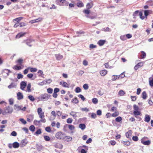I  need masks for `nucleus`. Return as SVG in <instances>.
Masks as SVG:
<instances>
[{
    "mask_svg": "<svg viewBox=\"0 0 153 153\" xmlns=\"http://www.w3.org/2000/svg\"><path fill=\"white\" fill-rule=\"evenodd\" d=\"M29 69H30V71L31 72H35L37 71V69L35 68H30Z\"/></svg>",
    "mask_w": 153,
    "mask_h": 153,
    "instance_id": "e433bc0d",
    "label": "nucleus"
},
{
    "mask_svg": "<svg viewBox=\"0 0 153 153\" xmlns=\"http://www.w3.org/2000/svg\"><path fill=\"white\" fill-rule=\"evenodd\" d=\"M20 24V27H22L26 26V24L24 22H21Z\"/></svg>",
    "mask_w": 153,
    "mask_h": 153,
    "instance_id": "0e129e2a",
    "label": "nucleus"
},
{
    "mask_svg": "<svg viewBox=\"0 0 153 153\" xmlns=\"http://www.w3.org/2000/svg\"><path fill=\"white\" fill-rule=\"evenodd\" d=\"M83 88L85 90H87L88 88V86L87 84H85L83 85Z\"/></svg>",
    "mask_w": 153,
    "mask_h": 153,
    "instance_id": "5fc2aeb1",
    "label": "nucleus"
},
{
    "mask_svg": "<svg viewBox=\"0 0 153 153\" xmlns=\"http://www.w3.org/2000/svg\"><path fill=\"white\" fill-rule=\"evenodd\" d=\"M143 65V62H140L138 63L137 65V66L139 67V68H140Z\"/></svg>",
    "mask_w": 153,
    "mask_h": 153,
    "instance_id": "338daca9",
    "label": "nucleus"
},
{
    "mask_svg": "<svg viewBox=\"0 0 153 153\" xmlns=\"http://www.w3.org/2000/svg\"><path fill=\"white\" fill-rule=\"evenodd\" d=\"M139 15L140 16V18L142 19H144V17L143 16V13L141 12H139Z\"/></svg>",
    "mask_w": 153,
    "mask_h": 153,
    "instance_id": "09e8293b",
    "label": "nucleus"
},
{
    "mask_svg": "<svg viewBox=\"0 0 153 153\" xmlns=\"http://www.w3.org/2000/svg\"><path fill=\"white\" fill-rule=\"evenodd\" d=\"M13 68L16 70H20L22 69V67L20 66L15 65L13 67Z\"/></svg>",
    "mask_w": 153,
    "mask_h": 153,
    "instance_id": "2f4dec72",
    "label": "nucleus"
},
{
    "mask_svg": "<svg viewBox=\"0 0 153 153\" xmlns=\"http://www.w3.org/2000/svg\"><path fill=\"white\" fill-rule=\"evenodd\" d=\"M92 102L94 104H96L98 102V100L96 98H93L92 99Z\"/></svg>",
    "mask_w": 153,
    "mask_h": 153,
    "instance_id": "f704fd0d",
    "label": "nucleus"
},
{
    "mask_svg": "<svg viewBox=\"0 0 153 153\" xmlns=\"http://www.w3.org/2000/svg\"><path fill=\"white\" fill-rule=\"evenodd\" d=\"M79 128L82 130H84L86 128V126L84 123H80L79 124Z\"/></svg>",
    "mask_w": 153,
    "mask_h": 153,
    "instance_id": "f3484780",
    "label": "nucleus"
},
{
    "mask_svg": "<svg viewBox=\"0 0 153 153\" xmlns=\"http://www.w3.org/2000/svg\"><path fill=\"white\" fill-rule=\"evenodd\" d=\"M133 113L135 116L139 115L141 114L140 112L138 110H134L133 112Z\"/></svg>",
    "mask_w": 153,
    "mask_h": 153,
    "instance_id": "bb28decb",
    "label": "nucleus"
},
{
    "mask_svg": "<svg viewBox=\"0 0 153 153\" xmlns=\"http://www.w3.org/2000/svg\"><path fill=\"white\" fill-rule=\"evenodd\" d=\"M141 142L143 144L146 145H149L151 143V141L149 140H148L147 141H141Z\"/></svg>",
    "mask_w": 153,
    "mask_h": 153,
    "instance_id": "9b49d317",
    "label": "nucleus"
},
{
    "mask_svg": "<svg viewBox=\"0 0 153 153\" xmlns=\"http://www.w3.org/2000/svg\"><path fill=\"white\" fill-rule=\"evenodd\" d=\"M19 146V144L17 142L13 143V146L14 148H18Z\"/></svg>",
    "mask_w": 153,
    "mask_h": 153,
    "instance_id": "ddd939ff",
    "label": "nucleus"
},
{
    "mask_svg": "<svg viewBox=\"0 0 153 153\" xmlns=\"http://www.w3.org/2000/svg\"><path fill=\"white\" fill-rule=\"evenodd\" d=\"M26 34V33H20L16 35V38H20L21 37H22V36H24Z\"/></svg>",
    "mask_w": 153,
    "mask_h": 153,
    "instance_id": "b1692460",
    "label": "nucleus"
},
{
    "mask_svg": "<svg viewBox=\"0 0 153 153\" xmlns=\"http://www.w3.org/2000/svg\"><path fill=\"white\" fill-rule=\"evenodd\" d=\"M83 12L87 14H88L90 13V11L88 9H85L83 10Z\"/></svg>",
    "mask_w": 153,
    "mask_h": 153,
    "instance_id": "8fccbe9b",
    "label": "nucleus"
},
{
    "mask_svg": "<svg viewBox=\"0 0 153 153\" xmlns=\"http://www.w3.org/2000/svg\"><path fill=\"white\" fill-rule=\"evenodd\" d=\"M78 97H79L81 98V99H82V100L83 101H84L85 100V98L82 95V94H79V95H78Z\"/></svg>",
    "mask_w": 153,
    "mask_h": 153,
    "instance_id": "69168bd1",
    "label": "nucleus"
},
{
    "mask_svg": "<svg viewBox=\"0 0 153 153\" xmlns=\"http://www.w3.org/2000/svg\"><path fill=\"white\" fill-rule=\"evenodd\" d=\"M149 83L150 85L151 86H153V78L151 80H149Z\"/></svg>",
    "mask_w": 153,
    "mask_h": 153,
    "instance_id": "774afa93",
    "label": "nucleus"
},
{
    "mask_svg": "<svg viewBox=\"0 0 153 153\" xmlns=\"http://www.w3.org/2000/svg\"><path fill=\"white\" fill-rule=\"evenodd\" d=\"M72 138L70 136H65L63 138V140L65 141L69 142L71 141Z\"/></svg>",
    "mask_w": 153,
    "mask_h": 153,
    "instance_id": "423d86ee",
    "label": "nucleus"
},
{
    "mask_svg": "<svg viewBox=\"0 0 153 153\" xmlns=\"http://www.w3.org/2000/svg\"><path fill=\"white\" fill-rule=\"evenodd\" d=\"M34 124L36 126H38L39 125L41 122L40 120H35L33 122Z\"/></svg>",
    "mask_w": 153,
    "mask_h": 153,
    "instance_id": "473e14b6",
    "label": "nucleus"
},
{
    "mask_svg": "<svg viewBox=\"0 0 153 153\" xmlns=\"http://www.w3.org/2000/svg\"><path fill=\"white\" fill-rule=\"evenodd\" d=\"M122 143L124 144V145L127 146H128L130 145V143L129 141H123L122 142Z\"/></svg>",
    "mask_w": 153,
    "mask_h": 153,
    "instance_id": "c85d7f7f",
    "label": "nucleus"
},
{
    "mask_svg": "<svg viewBox=\"0 0 153 153\" xmlns=\"http://www.w3.org/2000/svg\"><path fill=\"white\" fill-rule=\"evenodd\" d=\"M17 86V84L14 83L12 82L8 86V88L9 89L11 88H16Z\"/></svg>",
    "mask_w": 153,
    "mask_h": 153,
    "instance_id": "1a4fd4ad",
    "label": "nucleus"
},
{
    "mask_svg": "<svg viewBox=\"0 0 153 153\" xmlns=\"http://www.w3.org/2000/svg\"><path fill=\"white\" fill-rule=\"evenodd\" d=\"M42 132L41 131V130L40 129H39L37 130V131L35 133V135H38L40 134Z\"/></svg>",
    "mask_w": 153,
    "mask_h": 153,
    "instance_id": "37998d69",
    "label": "nucleus"
},
{
    "mask_svg": "<svg viewBox=\"0 0 153 153\" xmlns=\"http://www.w3.org/2000/svg\"><path fill=\"white\" fill-rule=\"evenodd\" d=\"M100 72L101 75L102 76H103L107 74V71L106 70H104L101 71Z\"/></svg>",
    "mask_w": 153,
    "mask_h": 153,
    "instance_id": "412c9836",
    "label": "nucleus"
},
{
    "mask_svg": "<svg viewBox=\"0 0 153 153\" xmlns=\"http://www.w3.org/2000/svg\"><path fill=\"white\" fill-rule=\"evenodd\" d=\"M120 38L122 40H125L126 39V37L125 35L121 36L120 37Z\"/></svg>",
    "mask_w": 153,
    "mask_h": 153,
    "instance_id": "680f3d73",
    "label": "nucleus"
},
{
    "mask_svg": "<svg viewBox=\"0 0 153 153\" xmlns=\"http://www.w3.org/2000/svg\"><path fill=\"white\" fill-rule=\"evenodd\" d=\"M28 99L31 101L33 102L35 100L34 98L32 95H30L28 96Z\"/></svg>",
    "mask_w": 153,
    "mask_h": 153,
    "instance_id": "72a5a7b5",
    "label": "nucleus"
},
{
    "mask_svg": "<svg viewBox=\"0 0 153 153\" xmlns=\"http://www.w3.org/2000/svg\"><path fill=\"white\" fill-rule=\"evenodd\" d=\"M142 95L143 99L144 100L146 99L147 97L146 92L145 91H143L142 93Z\"/></svg>",
    "mask_w": 153,
    "mask_h": 153,
    "instance_id": "cd10ccee",
    "label": "nucleus"
},
{
    "mask_svg": "<svg viewBox=\"0 0 153 153\" xmlns=\"http://www.w3.org/2000/svg\"><path fill=\"white\" fill-rule=\"evenodd\" d=\"M60 85L64 87L69 88V85L65 82H60Z\"/></svg>",
    "mask_w": 153,
    "mask_h": 153,
    "instance_id": "39448f33",
    "label": "nucleus"
},
{
    "mask_svg": "<svg viewBox=\"0 0 153 153\" xmlns=\"http://www.w3.org/2000/svg\"><path fill=\"white\" fill-rule=\"evenodd\" d=\"M36 147L37 150L38 151H40L43 149V146L41 145L36 144Z\"/></svg>",
    "mask_w": 153,
    "mask_h": 153,
    "instance_id": "4468645a",
    "label": "nucleus"
},
{
    "mask_svg": "<svg viewBox=\"0 0 153 153\" xmlns=\"http://www.w3.org/2000/svg\"><path fill=\"white\" fill-rule=\"evenodd\" d=\"M71 102L77 104L78 103L79 101L77 97H75L72 99Z\"/></svg>",
    "mask_w": 153,
    "mask_h": 153,
    "instance_id": "5701e85b",
    "label": "nucleus"
},
{
    "mask_svg": "<svg viewBox=\"0 0 153 153\" xmlns=\"http://www.w3.org/2000/svg\"><path fill=\"white\" fill-rule=\"evenodd\" d=\"M27 82L25 81H22L20 83L21 89L22 90H24L27 86Z\"/></svg>",
    "mask_w": 153,
    "mask_h": 153,
    "instance_id": "20e7f679",
    "label": "nucleus"
},
{
    "mask_svg": "<svg viewBox=\"0 0 153 153\" xmlns=\"http://www.w3.org/2000/svg\"><path fill=\"white\" fill-rule=\"evenodd\" d=\"M105 67L107 68H113L112 66H109L108 63H106L104 64Z\"/></svg>",
    "mask_w": 153,
    "mask_h": 153,
    "instance_id": "ea45409f",
    "label": "nucleus"
},
{
    "mask_svg": "<svg viewBox=\"0 0 153 153\" xmlns=\"http://www.w3.org/2000/svg\"><path fill=\"white\" fill-rule=\"evenodd\" d=\"M14 108L15 110L17 111L21 110V107L17 105H15Z\"/></svg>",
    "mask_w": 153,
    "mask_h": 153,
    "instance_id": "6ab92c4d",
    "label": "nucleus"
},
{
    "mask_svg": "<svg viewBox=\"0 0 153 153\" xmlns=\"http://www.w3.org/2000/svg\"><path fill=\"white\" fill-rule=\"evenodd\" d=\"M68 127L71 131L74 130L75 128V127L73 125L68 124Z\"/></svg>",
    "mask_w": 153,
    "mask_h": 153,
    "instance_id": "393cba45",
    "label": "nucleus"
},
{
    "mask_svg": "<svg viewBox=\"0 0 153 153\" xmlns=\"http://www.w3.org/2000/svg\"><path fill=\"white\" fill-rule=\"evenodd\" d=\"M77 6L79 7H82L83 6V4L82 2L77 3Z\"/></svg>",
    "mask_w": 153,
    "mask_h": 153,
    "instance_id": "bf43d9fd",
    "label": "nucleus"
},
{
    "mask_svg": "<svg viewBox=\"0 0 153 153\" xmlns=\"http://www.w3.org/2000/svg\"><path fill=\"white\" fill-rule=\"evenodd\" d=\"M44 138L45 140L46 141H49L50 140V137L47 136H44Z\"/></svg>",
    "mask_w": 153,
    "mask_h": 153,
    "instance_id": "4d7b16f0",
    "label": "nucleus"
},
{
    "mask_svg": "<svg viewBox=\"0 0 153 153\" xmlns=\"http://www.w3.org/2000/svg\"><path fill=\"white\" fill-rule=\"evenodd\" d=\"M51 97V95L50 94H44L41 95L40 99L41 100H47L49 99Z\"/></svg>",
    "mask_w": 153,
    "mask_h": 153,
    "instance_id": "7ed1b4c3",
    "label": "nucleus"
},
{
    "mask_svg": "<svg viewBox=\"0 0 153 153\" xmlns=\"http://www.w3.org/2000/svg\"><path fill=\"white\" fill-rule=\"evenodd\" d=\"M17 99L18 100L22 99L23 98V96L22 93L20 92H18L17 93Z\"/></svg>",
    "mask_w": 153,
    "mask_h": 153,
    "instance_id": "6e6552de",
    "label": "nucleus"
},
{
    "mask_svg": "<svg viewBox=\"0 0 153 153\" xmlns=\"http://www.w3.org/2000/svg\"><path fill=\"white\" fill-rule=\"evenodd\" d=\"M93 6L92 1H91L90 3H88L86 4V7L87 9H89L91 8Z\"/></svg>",
    "mask_w": 153,
    "mask_h": 153,
    "instance_id": "9d476101",
    "label": "nucleus"
},
{
    "mask_svg": "<svg viewBox=\"0 0 153 153\" xmlns=\"http://www.w3.org/2000/svg\"><path fill=\"white\" fill-rule=\"evenodd\" d=\"M131 131H129L126 134V137L128 138L131 139Z\"/></svg>",
    "mask_w": 153,
    "mask_h": 153,
    "instance_id": "2eb2a0df",
    "label": "nucleus"
},
{
    "mask_svg": "<svg viewBox=\"0 0 153 153\" xmlns=\"http://www.w3.org/2000/svg\"><path fill=\"white\" fill-rule=\"evenodd\" d=\"M141 52L142 53V58H144L146 55V53L143 51H142Z\"/></svg>",
    "mask_w": 153,
    "mask_h": 153,
    "instance_id": "e2e57ef3",
    "label": "nucleus"
},
{
    "mask_svg": "<svg viewBox=\"0 0 153 153\" xmlns=\"http://www.w3.org/2000/svg\"><path fill=\"white\" fill-rule=\"evenodd\" d=\"M65 135V133H62L61 131H59L56 133L55 137L57 139L61 140L62 139H63Z\"/></svg>",
    "mask_w": 153,
    "mask_h": 153,
    "instance_id": "f03ea898",
    "label": "nucleus"
},
{
    "mask_svg": "<svg viewBox=\"0 0 153 153\" xmlns=\"http://www.w3.org/2000/svg\"><path fill=\"white\" fill-rule=\"evenodd\" d=\"M55 146L56 148H57L62 149V146L60 144H58L55 145Z\"/></svg>",
    "mask_w": 153,
    "mask_h": 153,
    "instance_id": "79ce46f5",
    "label": "nucleus"
},
{
    "mask_svg": "<svg viewBox=\"0 0 153 153\" xmlns=\"http://www.w3.org/2000/svg\"><path fill=\"white\" fill-rule=\"evenodd\" d=\"M35 126L33 125H31L29 127V129L31 131L33 132L35 131Z\"/></svg>",
    "mask_w": 153,
    "mask_h": 153,
    "instance_id": "c9c22d12",
    "label": "nucleus"
},
{
    "mask_svg": "<svg viewBox=\"0 0 153 153\" xmlns=\"http://www.w3.org/2000/svg\"><path fill=\"white\" fill-rule=\"evenodd\" d=\"M125 92L123 90H120L118 92V94L120 96H123L125 94Z\"/></svg>",
    "mask_w": 153,
    "mask_h": 153,
    "instance_id": "a19ab883",
    "label": "nucleus"
},
{
    "mask_svg": "<svg viewBox=\"0 0 153 153\" xmlns=\"http://www.w3.org/2000/svg\"><path fill=\"white\" fill-rule=\"evenodd\" d=\"M105 40H100L98 41V44L100 46H102L105 43Z\"/></svg>",
    "mask_w": 153,
    "mask_h": 153,
    "instance_id": "f8f14e48",
    "label": "nucleus"
},
{
    "mask_svg": "<svg viewBox=\"0 0 153 153\" xmlns=\"http://www.w3.org/2000/svg\"><path fill=\"white\" fill-rule=\"evenodd\" d=\"M28 141L26 139H24L21 141V146L23 147L25 146L27 143Z\"/></svg>",
    "mask_w": 153,
    "mask_h": 153,
    "instance_id": "0eeeda50",
    "label": "nucleus"
},
{
    "mask_svg": "<svg viewBox=\"0 0 153 153\" xmlns=\"http://www.w3.org/2000/svg\"><path fill=\"white\" fill-rule=\"evenodd\" d=\"M23 59H19L17 61L16 63L19 64V65H22V64L23 63Z\"/></svg>",
    "mask_w": 153,
    "mask_h": 153,
    "instance_id": "4be33fe9",
    "label": "nucleus"
},
{
    "mask_svg": "<svg viewBox=\"0 0 153 153\" xmlns=\"http://www.w3.org/2000/svg\"><path fill=\"white\" fill-rule=\"evenodd\" d=\"M22 19H23V17H19L13 19V21L14 22V21H16L17 22H19V21L21 20Z\"/></svg>",
    "mask_w": 153,
    "mask_h": 153,
    "instance_id": "c756f323",
    "label": "nucleus"
},
{
    "mask_svg": "<svg viewBox=\"0 0 153 153\" xmlns=\"http://www.w3.org/2000/svg\"><path fill=\"white\" fill-rule=\"evenodd\" d=\"M30 88H31V84H30V83H29L28 84L27 87V90L28 92H30L31 91Z\"/></svg>",
    "mask_w": 153,
    "mask_h": 153,
    "instance_id": "603ef678",
    "label": "nucleus"
},
{
    "mask_svg": "<svg viewBox=\"0 0 153 153\" xmlns=\"http://www.w3.org/2000/svg\"><path fill=\"white\" fill-rule=\"evenodd\" d=\"M23 76L21 74H18L17 75V78L18 79H20L22 78Z\"/></svg>",
    "mask_w": 153,
    "mask_h": 153,
    "instance_id": "6e6d98bb",
    "label": "nucleus"
},
{
    "mask_svg": "<svg viewBox=\"0 0 153 153\" xmlns=\"http://www.w3.org/2000/svg\"><path fill=\"white\" fill-rule=\"evenodd\" d=\"M75 91L77 93H78L81 91V89L80 88L77 87L76 88Z\"/></svg>",
    "mask_w": 153,
    "mask_h": 153,
    "instance_id": "a18cd8bd",
    "label": "nucleus"
},
{
    "mask_svg": "<svg viewBox=\"0 0 153 153\" xmlns=\"http://www.w3.org/2000/svg\"><path fill=\"white\" fill-rule=\"evenodd\" d=\"M132 140L135 141H137L138 140V138L137 136H133L132 138Z\"/></svg>",
    "mask_w": 153,
    "mask_h": 153,
    "instance_id": "052dcab7",
    "label": "nucleus"
},
{
    "mask_svg": "<svg viewBox=\"0 0 153 153\" xmlns=\"http://www.w3.org/2000/svg\"><path fill=\"white\" fill-rule=\"evenodd\" d=\"M13 111V109L12 107L9 106L6 107L4 111H3L2 114L4 115H5L7 113L11 114Z\"/></svg>",
    "mask_w": 153,
    "mask_h": 153,
    "instance_id": "f257e3e1",
    "label": "nucleus"
},
{
    "mask_svg": "<svg viewBox=\"0 0 153 153\" xmlns=\"http://www.w3.org/2000/svg\"><path fill=\"white\" fill-rule=\"evenodd\" d=\"M150 120V116L146 114L145 116V119L144 120L146 122H148Z\"/></svg>",
    "mask_w": 153,
    "mask_h": 153,
    "instance_id": "dca6fc26",
    "label": "nucleus"
},
{
    "mask_svg": "<svg viewBox=\"0 0 153 153\" xmlns=\"http://www.w3.org/2000/svg\"><path fill=\"white\" fill-rule=\"evenodd\" d=\"M91 117L94 119H95L97 115L95 113H91Z\"/></svg>",
    "mask_w": 153,
    "mask_h": 153,
    "instance_id": "13d9d810",
    "label": "nucleus"
},
{
    "mask_svg": "<svg viewBox=\"0 0 153 153\" xmlns=\"http://www.w3.org/2000/svg\"><path fill=\"white\" fill-rule=\"evenodd\" d=\"M146 3L151 6H153V1L152 0L148 1L146 2Z\"/></svg>",
    "mask_w": 153,
    "mask_h": 153,
    "instance_id": "4c0bfd02",
    "label": "nucleus"
},
{
    "mask_svg": "<svg viewBox=\"0 0 153 153\" xmlns=\"http://www.w3.org/2000/svg\"><path fill=\"white\" fill-rule=\"evenodd\" d=\"M55 56L56 59L58 60H60L63 58V56L60 54H56Z\"/></svg>",
    "mask_w": 153,
    "mask_h": 153,
    "instance_id": "a211bd4d",
    "label": "nucleus"
},
{
    "mask_svg": "<svg viewBox=\"0 0 153 153\" xmlns=\"http://www.w3.org/2000/svg\"><path fill=\"white\" fill-rule=\"evenodd\" d=\"M33 41V40L31 39H27L26 42L27 45L30 47L31 46V45H30V44Z\"/></svg>",
    "mask_w": 153,
    "mask_h": 153,
    "instance_id": "a878e982",
    "label": "nucleus"
},
{
    "mask_svg": "<svg viewBox=\"0 0 153 153\" xmlns=\"http://www.w3.org/2000/svg\"><path fill=\"white\" fill-rule=\"evenodd\" d=\"M122 120V118L121 117H118L115 119V121L117 122H120Z\"/></svg>",
    "mask_w": 153,
    "mask_h": 153,
    "instance_id": "58836bf2",
    "label": "nucleus"
},
{
    "mask_svg": "<svg viewBox=\"0 0 153 153\" xmlns=\"http://www.w3.org/2000/svg\"><path fill=\"white\" fill-rule=\"evenodd\" d=\"M76 113H77L76 112L72 111L70 113V114L71 116H72L74 118H75L77 117V115H76Z\"/></svg>",
    "mask_w": 153,
    "mask_h": 153,
    "instance_id": "aec40b11",
    "label": "nucleus"
},
{
    "mask_svg": "<svg viewBox=\"0 0 153 153\" xmlns=\"http://www.w3.org/2000/svg\"><path fill=\"white\" fill-rule=\"evenodd\" d=\"M149 10H145L144 11V15L145 16H147L149 14Z\"/></svg>",
    "mask_w": 153,
    "mask_h": 153,
    "instance_id": "de8ad7c7",
    "label": "nucleus"
},
{
    "mask_svg": "<svg viewBox=\"0 0 153 153\" xmlns=\"http://www.w3.org/2000/svg\"><path fill=\"white\" fill-rule=\"evenodd\" d=\"M19 120L23 124H25L27 123V122L23 118H20Z\"/></svg>",
    "mask_w": 153,
    "mask_h": 153,
    "instance_id": "49530a36",
    "label": "nucleus"
},
{
    "mask_svg": "<svg viewBox=\"0 0 153 153\" xmlns=\"http://www.w3.org/2000/svg\"><path fill=\"white\" fill-rule=\"evenodd\" d=\"M119 113L118 111H115L111 114L112 117H116L119 115Z\"/></svg>",
    "mask_w": 153,
    "mask_h": 153,
    "instance_id": "7c9ffc66",
    "label": "nucleus"
},
{
    "mask_svg": "<svg viewBox=\"0 0 153 153\" xmlns=\"http://www.w3.org/2000/svg\"><path fill=\"white\" fill-rule=\"evenodd\" d=\"M73 119L71 118H68L67 119V123H68L70 124L72 123Z\"/></svg>",
    "mask_w": 153,
    "mask_h": 153,
    "instance_id": "c03bdc74",
    "label": "nucleus"
},
{
    "mask_svg": "<svg viewBox=\"0 0 153 153\" xmlns=\"http://www.w3.org/2000/svg\"><path fill=\"white\" fill-rule=\"evenodd\" d=\"M47 92L49 94H51L53 92V89L49 88L47 89Z\"/></svg>",
    "mask_w": 153,
    "mask_h": 153,
    "instance_id": "3c124183",
    "label": "nucleus"
},
{
    "mask_svg": "<svg viewBox=\"0 0 153 153\" xmlns=\"http://www.w3.org/2000/svg\"><path fill=\"white\" fill-rule=\"evenodd\" d=\"M45 131L48 132H50L51 131V128L49 126L45 128Z\"/></svg>",
    "mask_w": 153,
    "mask_h": 153,
    "instance_id": "864d4df0",
    "label": "nucleus"
}]
</instances>
